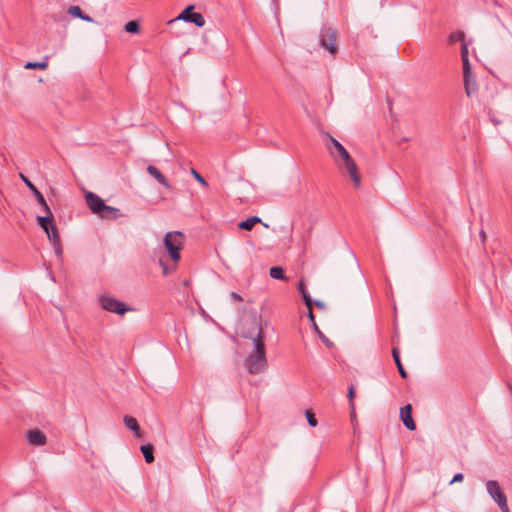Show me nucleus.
<instances>
[{
	"instance_id": "4",
	"label": "nucleus",
	"mask_w": 512,
	"mask_h": 512,
	"mask_svg": "<svg viewBox=\"0 0 512 512\" xmlns=\"http://www.w3.org/2000/svg\"><path fill=\"white\" fill-rule=\"evenodd\" d=\"M185 236L180 231H171L164 237V246L174 262L180 260V250L183 247Z\"/></svg>"
},
{
	"instance_id": "29",
	"label": "nucleus",
	"mask_w": 512,
	"mask_h": 512,
	"mask_svg": "<svg viewBox=\"0 0 512 512\" xmlns=\"http://www.w3.org/2000/svg\"><path fill=\"white\" fill-rule=\"evenodd\" d=\"M191 174L202 186H208L207 181L195 169H191Z\"/></svg>"
},
{
	"instance_id": "40",
	"label": "nucleus",
	"mask_w": 512,
	"mask_h": 512,
	"mask_svg": "<svg viewBox=\"0 0 512 512\" xmlns=\"http://www.w3.org/2000/svg\"><path fill=\"white\" fill-rule=\"evenodd\" d=\"M351 409H352V411H351V417H354V416H355L354 407H353V408H351Z\"/></svg>"
},
{
	"instance_id": "9",
	"label": "nucleus",
	"mask_w": 512,
	"mask_h": 512,
	"mask_svg": "<svg viewBox=\"0 0 512 512\" xmlns=\"http://www.w3.org/2000/svg\"><path fill=\"white\" fill-rule=\"evenodd\" d=\"M86 204L91 209V211L95 214H99L100 211L105 208V203L97 194L93 192H88L85 196Z\"/></svg>"
},
{
	"instance_id": "20",
	"label": "nucleus",
	"mask_w": 512,
	"mask_h": 512,
	"mask_svg": "<svg viewBox=\"0 0 512 512\" xmlns=\"http://www.w3.org/2000/svg\"><path fill=\"white\" fill-rule=\"evenodd\" d=\"M269 275L271 278L276 280H284L287 281V277L285 276L284 270L280 266H273L270 268Z\"/></svg>"
},
{
	"instance_id": "35",
	"label": "nucleus",
	"mask_w": 512,
	"mask_h": 512,
	"mask_svg": "<svg viewBox=\"0 0 512 512\" xmlns=\"http://www.w3.org/2000/svg\"><path fill=\"white\" fill-rule=\"evenodd\" d=\"M231 298L234 300V301H237V302H242L243 301V298L236 292H231Z\"/></svg>"
},
{
	"instance_id": "24",
	"label": "nucleus",
	"mask_w": 512,
	"mask_h": 512,
	"mask_svg": "<svg viewBox=\"0 0 512 512\" xmlns=\"http://www.w3.org/2000/svg\"><path fill=\"white\" fill-rule=\"evenodd\" d=\"M312 326H313V329L314 331L318 334V336L320 337V339L323 341V343L327 346V347H331L333 345V343L323 334V332L321 331V328H319L316 324V321L314 320V322H311Z\"/></svg>"
},
{
	"instance_id": "12",
	"label": "nucleus",
	"mask_w": 512,
	"mask_h": 512,
	"mask_svg": "<svg viewBox=\"0 0 512 512\" xmlns=\"http://www.w3.org/2000/svg\"><path fill=\"white\" fill-rule=\"evenodd\" d=\"M27 436L29 443L32 445L43 446L47 443L46 435L38 429L28 431Z\"/></svg>"
},
{
	"instance_id": "32",
	"label": "nucleus",
	"mask_w": 512,
	"mask_h": 512,
	"mask_svg": "<svg viewBox=\"0 0 512 512\" xmlns=\"http://www.w3.org/2000/svg\"><path fill=\"white\" fill-rule=\"evenodd\" d=\"M468 58V47L465 41L461 45V59Z\"/></svg>"
},
{
	"instance_id": "23",
	"label": "nucleus",
	"mask_w": 512,
	"mask_h": 512,
	"mask_svg": "<svg viewBox=\"0 0 512 512\" xmlns=\"http://www.w3.org/2000/svg\"><path fill=\"white\" fill-rule=\"evenodd\" d=\"M301 296L303 298L305 305L308 308V318H309L310 322H314V314L312 312L313 301L308 292L302 293Z\"/></svg>"
},
{
	"instance_id": "11",
	"label": "nucleus",
	"mask_w": 512,
	"mask_h": 512,
	"mask_svg": "<svg viewBox=\"0 0 512 512\" xmlns=\"http://www.w3.org/2000/svg\"><path fill=\"white\" fill-rule=\"evenodd\" d=\"M400 419L402 420L404 426L410 430L414 431L416 429L415 421L412 417V406L411 404H407L400 409Z\"/></svg>"
},
{
	"instance_id": "16",
	"label": "nucleus",
	"mask_w": 512,
	"mask_h": 512,
	"mask_svg": "<svg viewBox=\"0 0 512 512\" xmlns=\"http://www.w3.org/2000/svg\"><path fill=\"white\" fill-rule=\"evenodd\" d=\"M103 219H117L122 216L118 208L108 206L105 204V208L98 214Z\"/></svg>"
},
{
	"instance_id": "21",
	"label": "nucleus",
	"mask_w": 512,
	"mask_h": 512,
	"mask_svg": "<svg viewBox=\"0 0 512 512\" xmlns=\"http://www.w3.org/2000/svg\"><path fill=\"white\" fill-rule=\"evenodd\" d=\"M140 450L143 453L145 461L147 463H152L154 461V455H153L154 447H153V445H151V444L142 445L140 447Z\"/></svg>"
},
{
	"instance_id": "3",
	"label": "nucleus",
	"mask_w": 512,
	"mask_h": 512,
	"mask_svg": "<svg viewBox=\"0 0 512 512\" xmlns=\"http://www.w3.org/2000/svg\"><path fill=\"white\" fill-rule=\"evenodd\" d=\"M45 216H38L37 223L38 225L46 232L48 239L53 245L54 251L58 257L62 256V248L60 243V236L58 234V230L54 225V216L52 211L49 213H45Z\"/></svg>"
},
{
	"instance_id": "31",
	"label": "nucleus",
	"mask_w": 512,
	"mask_h": 512,
	"mask_svg": "<svg viewBox=\"0 0 512 512\" xmlns=\"http://www.w3.org/2000/svg\"><path fill=\"white\" fill-rule=\"evenodd\" d=\"M354 397H355L354 386H350L348 389V398H349V403H350L351 408L354 407Z\"/></svg>"
},
{
	"instance_id": "28",
	"label": "nucleus",
	"mask_w": 512,
	"mask_h": 512,
	"mask_svg": "<svg viewBox=\"0 0 512 512\" xmlns=\"http://www.w3.org/2000/svg\"><path fill=\"white\" fill-rule=\"evenodd\" d=\"M464 37H465L464 32L460 31V32L451 34L449 40L452 43L456 42V41H461L463 43L464 42Z\"/></svg>"
},
{
	"instance_id": "5",
	"label": "nucleus",
	"mask_w": 512,
	"mask_h": 512,
	"mask_svg": "<svg viewBox=\"0 0 512 512\" xmlns=\"http://www.w3.org/2000/svg\"><path fill=\"white\" fill-rule=\"evenodd\" d=\"M337 31L330 26H323L319 33V44L330 54L335 55L338 51Z\"/></svg>"
},
{
	"instance_id": "14",
	"label": "nucleus",
	"mask_w": 512,
	"mask_h": 512,
	"mask_svg": "<svg viewBox=\"0 0 512 512\" xmlns=\"http://www.w3.org/2000/svg\"><path fill=\"white\" fill-rule=\"evenodd\" d=\"M124 425L127 427V429L134 432L135 437L140 438L141 437V430L138 424V421L136 418L125 415L123 418Z\"/></svg>"
},
{
	"instance_id": "33",
	"label": "nucleus",
	"mask_w": 512,
	"mask_h": 512,
	"mask_svg": "<svg viewBox=\"0 0 512 512\" xmlns=\"http://www.w3.org/2000/svg\"><path fill=\"white\" fill-rule=\"evenodd\" d=\"M464 476L462 473H457L454 475V477L452 478V480L450 481V484H453L455 482H461L463 480Z\"/></svg>"
},
{
	"instance_id": "22",
	"label": "nucleus",
	"mask_w": 512,
	"mask_h": 512,
	"mask_svg": "<svg viewBox=\"0 0 512 512\" xmlns=\"http://www.w3.org/2000/svg\"><path fill=\"white\" fill-rule=\"evenodd\" d=\"M301 296L303 298L305 305L308 308V318H309L310 322H314V314L312 312L313 301L308 292L302 293Z\"/></svg>"
},
{
	"instance_id": "19",
	"label": "nucleus",
	"mask_w": 512,
	"mask_h": 512,
	"mask_svg": "<svg viewBox=\"0 0 512 512\" xmlns=\"http://www.w3.org/2000/svg\"><path fill=\"white\" fill-rule=\"evenodd\" d=\"M68 13L74 17H77V18H80L84 21H87V22H92V18L87 15V14H84L81 10V8L79 6H70L68 8Z\"/></svg>"
},
{
	"instance_id": "7",
	"label": "nucleus",
	"mask_w": 512,
	"mask_h": 512,
	"mask_svg": "<svg viewBox=\"0 0 512 512\" xmlns=\"http://www.w3.org/2000/svg\"><path fill=\"white\" fill-rule=\"evenodd\" d=\"M99 303L101 307L109 312L124 315L127 311H132L133 308L126 306L125 303L113 298L110 295L103 294L99 296Z\"/></svg>"
},
{
	"instance_id": "34",
	"label": "nucleus",
	"mask_w": 512,
	"mask_h": 512,
	"mask_svg": "<svg viewBox=\"0 0 512 512\" xmlns=\"http://www.w3.org/2000/svg\"><path fill=\"white\" fill-rule=\"evenodd\" d=\"M298 291L300 292V294L302 293H306L307 290H306V287H305V284H304V281L303 280H300L299 283H298Z\"/></svg>"
},
{
	"instance_id": "10",
	"label": "nucleus",
	"mask_w": 512,
	"mask_h": 512,
	"mask_svg": "<svg viewBox=\"0 0 512 512\" xmlns=\"http://www.w3.org/2000/svg\"><path fill=\"white\" fill-rule=\"evenodd\" d=\"M21 178L26 184V186L32 191L33 195L35 196L37 202L42 206L45 213L50 214V207L48 206L43 194L36 188V186L27 179L24 175L21 174Z\"/></svg>"
},
{
	"instance_id": "36",
	"label": "nucleus",
	"mask_w": 512,
	"mask_h": 512,
	"mask_svg": "<svg viewBox=\"0 0 512 512\" xmlns=\"http://www.w3.org/2000/svg\"><path fill=\"white\" fill-rule=\"evenodd\" d=\"M479 236H480L481 242L484 244L487 239V234L483 229L480 230Z\"/></svg>"
},
{
	"instance_id": "27",
	"label": "nucleus",
	"mask_w": 512,
	"mask_h": 512,
	"mask_svg": "<svg viewBox=\"0 0 512 512\" xmlns=\"http://www.w3.org/2000/svg\"><path fill=\"white\" fill-rule=\"evenodd\" d=\"M305 416H306V419H307V422L308 424L311 426V427H316L317 426V419L315 418V415L312 411L310 410H307L305 412Z\"/></svg>"
},
{
	"instance_id": "8",
	"label": "nucleus",
	"mask_w": 512,
	"mask_h": 512,
	"mask_svg": "<svg viewBox=\"0 0 512 512\" xmlns=\"http://www.w3.org/2000/svg\"><path fill=\"white\" fill-rule=\"evenodd\" d=\"M176 20H182L185 22L193 23L197 27H203L205 25V19L201 13L194 12V6H187L176 18Z\"/></svg>"
},
{
	"instance_id": "38",
	"label": "nucleus",
	"mask_w": 512,
	"mask_h": 512,
	"mask_svg": "<svg viewBox=\"0 0 512 512\" xmlns=\"http://www.w3.org/2000/svg\"><path fill=\"white\" fill-rule=\"evenodd\" d=\"M312 229H313V228H312V226H311V227H309L308 234H307L306 236H302V241H303L304 243H306V242H307V240L309 239V236H310V233H311Z\"/></svg>"
},
{
	"instance_id": "37",
	"label": "nucleus",
	"mask_w": 512,
	"mask_h": 512,
	"mask_svg": "<svg viewBox=\"0 0 512 512\" xmlns=\"http://www.w3.org/2000/svg\"><path fill=\"white\" fill-rule=\"evenodd\" d=\"M313 305H315L317 308L319 309H324L325 308V304L319 300H316L315 302H313Z\"/></svg>"
},
{
	"instance_id": "1",
	"label": "nucleus",
	"mask_w": 512,
	"mask_h": 512,
	"mask_svg": "<svg viewBox=\"0 0 512 512\" xmlns=\"http://www.w3.org/2000/svg\"><path fill=\"white\" fill-rule=\"evenodd\" d=\"M327 149L340 168H344L356 188L361 185V176L355 161L346 148L334 137L328 136Z\"/></svg>"
},
{
	"instance_id": "18",
	"label": "nucleus",
	"mask_w": 512,
	"mask_h": 512,
	"mask_svg": "<svg viewBox=\"0 0 512 512\" xmlns=\"http://www.w3.org/2000/svg\"><path fill=\"white\" fill-rule=\"evenodd\" d=\"M257 223H261V219L257 216H252V217H249L248 219L244 220V221H241L239 224H238V227L239 229H242V230H251L255 224Z\"/></svg>"
},
{
	"instance_id": "2",
	"label": "nucleus",
	"mask_w": 512,
	"mask_h": 512,
	"mask_svg": "<svg viewBox=\"0 0 512 512\" xmlns=\"http://www.w3.org/2000/svg\"><path fill=\"white\" fill-rule=\"evenodd\" d=\"M257 333L255 336H249L253 341V350L245 360V367L250 374H258L266 370L268 363L264 344L263 330L260 324L253 321Z\"/></svg>"
},
{
	"instance_id": "25",
	"label": "nucleus",
	"mask_w": 512,
	"mask_h": 512,
	"mask_svg": "<svg viewBox=\"0 0 512 512\" xmlns=\"http://www.w3.org/2000/svg\"><path fill=\"white\" fill-rule=\"evenodd\" d=\"M139 24L137 21L135 20H132V21H129L125 24L124 26V30L127 32V33H138L139 32Z\"/></svg>"
},
{
	"instance_id": "13",
	"label": "nucleus",
	"mask_w": 512,
	"mask_h": 512,
	"mask_svg": "<svg viewBox=\"0 0 512 512\" xmlns=\"http://www.w3.org/2000/svg\"><path fill=\"white\" fill-rule=\"evenodd\" d=\"M147 173L153 177L159 184L163 185L166 189H171L170 183L165 176L154 165H148L146 168Z\"/></svg>"
},
{
	"instance_id": "15",
	"label": "nucleus",
	"mask_w": 512,
	"mask_h": 512,
	"mask_svg": "<svg viewBox=\"0 0 512 512\" xmlns=\"http://www.w3.org/2000/svg\"><path fill=\"white\" fill-rule=\"evenodd\" d=\"M464 88L468 97H471L477 92V83L472 74H469V76H464Z\"/></svg>"
},
{
	"instance_id": "39",
	"label": "nucleus",
	"mask_w": 512,
	"mask_h": 512,
	"mask_svg": "<svg viewBox=\"0 0 512 512\" xmlns=\"http://www.w3.org/2000/svg\"><path fill=\"white\" fill-rule=\"evenodd\" d=\"M160 264H161V266L163 268V274L167 275L169 273L168 267L162 261H160Z\"/></svg>"
},
{
	"instance_id": "6",
	"label": "nucleus",
	"mask_w": 512,
	"mask_h": 512,
	"mask_svg": "<svg viewBox=\"0 0 512 512\" xmlns=\"http://www.w3.org/2000/svg\"><path fill=\"white\" fill-rule=\"evenodd\" d=\"M486 490L489 496L496 502L502 512H510L507 504V497L501 490L498 481L489 480L486 482Z\"/></svg>"
},
{
	"instance_id": "26",
	"label": "nucleus",
	"mask_w": 512,
	"mask_h": 512,
	"mask_svg": "<svg viewBox=\"0 0 512 512\" xmlns=\"http://www.w3.org/2000/svg\"><path fill=\"white\" fill-rule=\"evenodd\" d=\"M48 66V62L47 60L45 59L44 61H41V62H27L25 65H24V68L25 69H36V68H39V69H46Z\"/></svg>"
},
{
	"instance_id": "17",
	"label": "nucleus",
	"mask_w": 512,
	"mask_h": 512,
	"mask_svg": "<svg viewBox=\"0 0 512 512\" xmlns=\"http://www.w3.org/2000/svg\"><path fill=\"white\" fill-rule=\"evenodd\" d=\"M392 357H393V360L397 366V369H398V372L400 374V376L403 378V379H406L407 378V372L406 370L404 369L403 365H402V362H401V359H400V351L397 347H394L392 349Z\"/></svg>"
},
{
	"instance_id": "30",
	"label": "nucleus",
	"mask_w": 512,
	"mask_h": 512,
	"mask_svg": "<svg viewBox=\"0 0 512 512\" xmlns=\"http://www.w3.org/2000/svg\"><path fill=\"white\" fill-rule=\"evenodd\" d=\"M462 63H463V77L469 76V74H472L469 59L468 58L462 59Z\"/></svg>"
}]
</instances>
